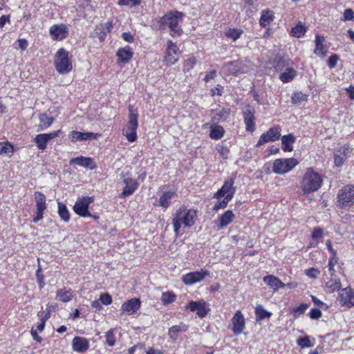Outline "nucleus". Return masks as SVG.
<instances>
[{
	"mask_svg": "<svg viewBox=\"0 0 354 354\" xmlns=\"http://www.w3.org/2000/svg\"><path fill=\"white\" fill-rule=\"evenodd\" d=\"M184 14L177 10L170 11L158 21L159 29L165 30L167 27L169 29V34L172 37L180 36L183 33V29L179 26V22L183 20Z\"/></svg>",
	"mask_w": 354,
	"mask_h": 354,
	"instance_id": "nucleus-1",
	"label": "nucleus"
},
{
	"mask_svg": "<svg viewBox=\"0 0 354 354\" xmlns=\"http://www.w3.org/2000/svg\"><path fill=\"white\" fill-rule=\"evenodd\" d=\"M196 210L192 209H187L185 206H181L176 211L172 220L175 234L176 235L179 234L182 225L187 227L193 226L196 222Z\"/></svg>",
	"mask_w": 354,
	"mask_h": 354,
	"instance_id": "nucleus-2",
	"label": "nucleus"
},
{
	"mask_svg": "<svg viewBox=\"0 0 354 354\" xmlns=\"http://www.w3.org/2000/svg\"><path fill=\"white\" fill-rule=\"evenodd\" d=\"M323 178L321 174L308 168L301 182V189L305 194L317 191L322 185Z\"/></svg>",
	"mask_w": 354,
	"mask_h": 354,
	"instance_id": "nucleus-3",
	"label": "nucleus"
},
{
	"mask_svg": "<svg viewBox=\"0 0 354 354\" xmlns=\"http://www.w3.org/2000/svg\"><path fill=\"white\" fill-rule=\"evenodd\" d=\"M129 116L127 124L123 128V135L126 136L128 141L133 142L137 139V129L138 126V113L133 109V106H129Z\"/></svg>",
	"mask_w": 354,
	"mask_h": 354,
	"instance_id": "nucleus-4",
	"label": "nucleus"
},
{
	"mask_svg": "<svg viewBox=\"0 0 354 354\" xmlns=\"http://www.w3.org/2000/svg\"><path fill=\"white\" fill-rule=\"evenodd\" d=\"M55 66L60 74H67L72 71L73 65L68 58V52L64 48H60L55 56Z\"/></svg>",
	"mask_w": 354,
	"mask_h": 354,
	"instance_id": "nucleus-5",
	"label": "nucleus"
},
{
	"mask_svg": "<svg viewBox=\"0 0 354 354\" xmlns=\"http://www.w3.org/2000/svg\"><path fill=\"white\" fill-rule=\"evenodd\" d=\"M338 205L342 208L350 207L354 205V185H348L339 191Z\"/></svg>",
	"mask_w": 354,
	"mask_h": 354,
	"instance_id": "nucleus-6",
	"label": "nucleus"
},
{
	"mask_svg": "<svg viewBox=\"0 0 354 354\" xmlns=\"http://www.w3.org/2000/svg\"><path fill=\"white\" fill-rule=\"evenodd\" d=\"M93 201L94 198L93 196L78 198L73 206V210L80 216H91L95 220H97L98 219V216L91 215L88 211V206L91 203H93Z\"/></svg>",
	"mask_w": 354,
	"mask_h": 354,
	"instance_id": "nucleus-7",
	"label": "nucleus"
},
{
	"mask_svg": "<svg viewBox=\"0 0 354 354\" xmlns=\"http://www.w3.org/2000/svg\"><path fill=\"white\" fill-rule=\"evenodd\" d=\"M298 161L294 158H279L274 161L272 171L277 174H284L295 168Z\"/></svg>",
	"mask_w": 354,
	"mask_h": 354,
	"instance_id": "nucleus-8",
	"label": "nucleus"
},
{
	"mask_svg": "<svg viewBox=\"0 0 354 354\" xmlns=\"http://www.w3.org/2000/svg\"><path fill=\"white\" fill-rule=\"evenodd\" d=\"M234 178H230L226 180L222 187L214 194V198L220 200L222 197H224L232 200L236 190V187H234Z\"/></svg>",
	"mask_w": 354,
	"mask_h": 354,
	"instance_id": "nucleus-9",
	"label": "nucleus"
},
{
	"mask_svg": "<svg viewBox=\"0 0 354 354\" xmlns=\"http://www.w3.org/2000/svg\"><path fill=\"white\" fill-rule=\"evenodd\" d=\"M281 137V129L279 127H274L270 128L266 133H263L257 144V147L265 145L269 142H274L278 140Z\"/></svg>",
	"mask_w": 354,
	"mask_h": 354,
	"instance_id": "nucleus-10",
	"label": "nucleus"
},
{
	"mask_svg": "<svg viewBox=\"0 0 354 354\" xmlns=\"http://www.w3.org/2000/svg\"><path fill=\"white\" fill-rule=\"evenodd\" d=\"M209 275V272L205 270L200 271L190 272L183 276L182 280L185 285H192L197 282L203 281L205 277Z\"/></svg>",
	"mask_w": 354,
	"mask_h": 354,
	"instance_id": "nucleus-11",
	"label": "nucleus"
},
{
	"mask_svg": "<svg viewBox=\"0 0 354 354\" xmlns=\"http://www.w3.org/2000/svg\"><path fill=\"white\" fill-rule=\"evenodd\" d=\"M61 133L62 131L61 129H59L57 131H52L49 133L38 134L34 138V142L39 150L44 151L46 149L48 142L50 140L59 136Z\"/></svg>",
	"mask_w": 354,
	"mask_h": 354,
	"instance_id": "nucleus-12",
	"label": "nucleus"
},
{
	"mask_svg": "<svg viewBox=\"0 0 354 354\" xmlns=\"http://www.w3.org/2000/svg\"><path fill=\"white\" fill-rule=\"evenodd\" d=\"M223 68L226 73L236 76L245 73L248 71V67L240 60L227 62L223 66Z\"/></svg>",
	"mask_w": 354,
	"mask_h": 354,
	"instance_id": "nucleus-13",
	"label": "nucleus"
},
{
	"mask_svg": "<svg viewBox=\"0 0 354 354\" xmlns=\"http://www.w3.org/2000/svg\"><path fill=\"white\" fill-rule=\"evenodd\" d=\"M179 54V48L176 44L171 40L167 41V48L165 56V62L167 66L174 64L178 61V55Z\"/></svg>",
	"mask_w": 354,
	"mask_h": 354,
	"instance_id": "nucleus-14",
	"label": "nucleus"
},
{
	"mask_svg": "<svg viewBox=\"0 0 354 354\" xmlns=\"http://www.w3.org/2000/svg\"><path fill=\"white\" fill-rule=\"evenodd\" d=\"M254 113V107L249 104L245 106L243 112L245 129L250 132H253L255 130Z\"/></svg>",
	"mask_w": 354,
	"mask_h": 354,
	"instance_id": "nucleus-15",
	"label": "nucleus"
},
{
	"mask_svg": "<svg viewBox=\"0 0 354 354\" xmlns=\"http://www.w3.org/2000/svg\"><path fill=\"white\" fill-rule=\"evenodd\" d=\"M339 302L348 308L354 306V290L350 287L341 290L339 294Z\"/></svg>",
	"mask_w": 354,
	"mask_h": 354,
	"instance_id": "nucleus-16",
	"label": "nucleus"
},
{
	"mask_svg": "<svg viewBox=\"0 0 354 354\" xmlns=\"http://www.w3.org/2000/svg\"><path fill=\"white\" fill-rule=\"evenodd\" d=\"M233 325L232 331L236 335H239L243 333L245 328V318L240 310H238L234 314L232 319Z\"/></svg>",
	"mask_w": 354,
	"mask_h": 354,
	"instance_id": "nucleus-17",
	"label": "nucleus"
},
{
	"mask_svg": "<svg viewBox=\"0 0 354 354\" xmlns=\"http://www.w3.org/2000/svg\"><path fill=\"white\" fill-rule=\"evenodd\" d=\"M50 35L54 40H62L68 35V29L64 24H55L50 27Z\"/></svg>",
	"mask_w": 354,
	"mask_h": 354,
	"instance_id": "nucleus-18",
	"label": "nucleus"
},
{
	"mask_svg": "<svg viewBox=\"0 0 354 354\" xmlns=\"http://www.w3.org/2000/svg\"><path fill=\"white\" fill-rule=\"evenodd\" d=\"M98 136L99 135L97 133H94L93 132L83 133L77 131H72L68 135L69 139H71L73 142L96 139Z\"/></svg>",
	"mask_w": 354,
	"mask_h": 354,
	"instance_id": "nucleus-19",
	"label": "nucleus"
},
{
	"mask_svg": "<svg viewBox=\"0 0 354 354\" xmlns=\"http://www.w3.org/2000/svg\"><path fill=\"white\" fill-rule=\"evenodd\" d=\"M348 146L341 147L334 153V163L336 167H342L350 153Z\"/></svg>",
	"mask_w": 354,
	"mask_h": 354,
	"instance_id": "nucleus-20",
	"label": "nucleus"
},
{
	"mask_svg": "<svg viewBox=\"0 0 354 354\" xmlns=\"http://www.w3.org/2000/svg\"><path fill=\"white\" fill-rule=\"evenodd\" d=\"M188 307L191 311H196L197 315L201 318L204 317L209 310L207 308L206 303L203 300L198 301H191L188 304Z\"/></svg>",
	"mask_w": 354,
	"mask_h": 354,
	"instance_id": "nucleus-21",
	"label": "nucleus"
},
{
	"mask_svg": "<svg viewBox=\"0 0 354 354\" xmlns=\"http://www.w3.org/2000/svg\"><path fill=\"white\" fill-rule=\"evenodd\" d=\"M70 165H77L85 168H89L90 169L97 167L93 158L82 156L72 158L70 160Z\"/></svg>",
	"mask_w": 354,
	"mask_h": 354,
	"instance_id": "nucleus-22",
	"label": "nucleus"
},
{
	"mask_svg": "<svg viewBox=\"0 0 354 354\" xmlns=\"http://www.w3.org/2000/svg\"><path fill=\"white\" fill-rule=\"evenodd\" d=\"M140 301L138 298L131 299L124 302L121 307V310L131 315L136 313L140 308Z\"/></svg>",
	"mask_w": 354,
	"mask_h": 354,
	"instance_id": "nucleus-23",
	"label": "nucleus"
},
{
	"mask_svg": "<svg viewBox=\"0 0 354 354\" xmlns=\"http://www.w3.org/2000/svg\"><path fill=\"white\" fill-rule=\"evenodd\" d=\"M73 349L77 353H84L89 348L88 341L82 337L75 336L73 339Z\"/></svg>",
	"mask_w": 354,
	"mask_h": 354,
	"instance_id": "nucleus-24",
	"label": "nucleus"
},
{
	"mask_svg": "<svg viewBox=\"0 0 354 354\" xmlns=\"http://www.w3.org/2000/svg\"><path fill=\"white\" fill-rule=\"evenodd\" d=\"M124 183L125 184V187L120 194L121 197H126L132 194L138 187V183L136 180L130 178H125Z\"/></svg>",
	"mask_w": 354,
	"mask_h": 354,
	"instance_id": "nucleus-25",
	"label": "nucleus"
},
{
	"mask_svg": "<svg viewBox=\"0 0 354 354\" xmlns=\"http://www.w3.org/2000/svg\"><path fill=\"white\" fill-rule=\"evenodd\" d=\"M325 41V37L324 36H321L317 35L315 37V48L314 50V53L318 56L322 57H324L327 53V48L324 44Z\"/></svg>",
	"mask_w": 354,
	"mask_h": 354,
	"instance_id": "nucleus-26",
	"label": "nucleus"
},
{
	"mask_svg": "<svg viewBox=\"0 0 354 354\" xmlns=\"http://www.w3.org/2000/svg\"><path fill=\"white\" fill-rule=\"evenodd\" d=\"M133 55V53L129 46L120 48L117 52L118 61L123 64L129 62L131 59Z\"/></svg>",
	"mask_w": 354,
	"mask_h": 354,
	"instance_id": "nucleus-27",
	"label": "nucleus"
},
{
	"mask_svg": "<svg viewBox=\"0 0 354 354\" xmlns=\"http://www.w3.org/2000/svg\"><path fill=\"white\" fill-rule=\"evenodd\" d=\"M263 281L274 290H278L279 288H284L286 286L279 278L273 275L264 277Z\"/></svg>",
	"mask_w": 354,
	"mask_h": 354,
	"instance_id": "nucleus-28",
	"label": "nucleus"
},
{
	"mask_svg": "<svg viewBox=\"0 0 354 354\" xmlns=\"http://www.w3.org/2000/svg\"><path fill=\"white\" fill-rule=\"evenodd\" d=\"M234 218V214L232 211L227 210L223 214H222L218 219V229H223V227L231 223Z\"/></svg>",
	"mask_w": 354,
	"mask_h": 354,
	"instance_id": "nucleus-29",
	"label": "nucleus"
},
{
	"mask_svg": "<svg viewBox=\"0 0 354 354\" xmlns=\"http://www.w3.org/2000/svg\"><path fill=\"white\" fill-rule=\"evenodd\" d=\"M297 75V72L292 67H287L279 75V80L283 83L292 81Z\"/></svg>",
	"mask_w": 354,
	"mask_h": 354,
	"instance_id": "nucleus-30",
	"label": "nucleus"
},
{
	"mask_svg": "<svg viewBox=\"0 0 354 354\" xmlns=\"http://www.w3.org/2000/svg\"><path fill=\"white\" fill-rule=\"evenodd\" d=\"M296 138L294 135L290 133L281 138V148L284 151H292V145L295 142Z\"/></svg>",
	"mask_w": 354,
	"mask_h": 354,
	"instance_id": "nucleus-31",
	"label": "nucleus"
},
{
	"mask_svg": "<svg viewBox=\"0 0 354 354\" xmlns=\"http://www.w3.org/2000/svg\"><path fill=\"white\" fill-rule=\"evenodd\" d=\"M35 199L37 208L36 211L39 212V213L41 212H44L46 208V196L40 192H35Z\"/></svg>",
	"mask_w": 354,
	"mask_h": 354,
	"instance_id": "nucleus-32",
	"label": "nucleus"
},
{
	"mask_svg": "<svg viewBox=\"0 0 354 354\" xmlns=\"http://www.w3.org/2000/svg\"><path fill=\"white\" fill-rule=\"evenodd\" d=\"M39 130L44 131L48 129L53 122L54 118L48 116L46 113H41L39 115Z\"/></svg>",
	"mask_w": 354,
	"mask_h": 354,
	"instance_id": "nucleus-33",
	"label": "nucleus"
},
{
	"mask_svg": "<svg viewBox=\"0 0 354 354\" xmlns=\"http://www.w3.org/2000/svg\"><path fill=\"white\" fill-rule=\"evenodd\" d=\"M255 316L256 321L259 322L266 318H270L272 313L266 310L261 304H258L255 308Z\"/></svg>",
	"mask_w": 354,
	"mask_h": 354,
	"instance_id": "nucleus-34",
	"label": "nucleus"
},
{
	"mask_svg": "<svg viewBox=\"0 0 354 354\" xmlns=\"http://www.w3.org/2000/svg\"><path fill=\"white\" fill-rule=\"evenodd\" d=\"M174 196H176L174 192H164L159 198L158 205L163 208H167L170 205V200Z\"/></svg>",
	"mask_w": 354,
	"mask_h": 354,
	"instance_id": "nucleus-35",
	"label": "nucleus"
},
{
	"mask_svg": "<svg viewBox=\"0 0 354 354\" xmlns=\"http://www.w3.org/2000/svg\"><path fill=\"white\" fill-rule=\"evenodd\" d=\"M273 19L274 17L272 11L263 10L259 20V24L262 27L266 28L273 21Z\"/></svg>",
	"mask_w": 354,
	"mask_h": 354,
	"instance_id": "nucleus-36",
	"label": "nucleus"
},
{
	"mask_svg": "<svg viewBox=\"0 0 354 354\" xmlns=\"http://www.w3.org/2000/svg\"><path fill=\"white\" fill-rule=\"evenodd\" d=\"M225 133L223 127L219 125H212L210 128L209 137L214 140L221 139Z\"/></svg>",
	"mask_w": 354,
	"mask_h": 354,
	"instance_id": "nucleus-37",
	"label": "nucleus"
},
{
	"mask_svg": "<svg viewBox=\"0 0 354 354\" xmlns=\"http://www.w3.org/2000/svg\"><path fill=\"white\" fill-rule=\"evenodd\" d=\"M57 297L63 302H68L73 297L71 290L59 289L57 291Z\"/></svg>",
	"mask_w": 354,
	"mask_h": 354,
	"instance_id": "nucleus-38",
	"label": "nucleus"
},
{
	"mask_svg": "<svg viewBox=\"0 0 354 354\" xmlns=\"http://www.w3.org/2000/svg\"><path fill=\"white\" fill-rule=\"evenodd\" d=\"M187 326L185 324L174 326L169 329L168 335L172 339H176L180 332L186 331Z\"/></svg>",
	"mask_w": 354,
	"mask_h": 354,
	"instance_id": "nucleus-39",
	"label": "nucleus"
},
{
	"mask_svg": "<svg viewBox=\"0 0 354 354\" xmlns=\"http://www.w3.org/2000/svg\"><path fill=\"white\" fill-rule=\"evenodd\" d=\"M243 30L239 28H228L225 31V35L234 41H236L243 35Z\"/></svg>",
	"mask_w": 354,
	"mask_h": 354,
	"instance_id": "nucleus-40",
	"label": "nucleus"
},
{
	"mask_svg": "<svg viewBox=\"0 0 354 354\" xmlns=\"http://www.w3.org/2000/svg\"><path fill=\"white\" fill-rule=\"evenodd\" d=\"M341 288V281L339 279L331 278L329 281L326 282V288L329 292H333L339 290Z\"/></svg>",
	"mask_w": 354,
	"mask_h": 354,
	"instance_id": "nucleus-41",
	"label": "nucleus"
},
{
	"mask_svg": "<svg viewBox=\"0 0 354 354\" xmlns=\"http://www.w3.org/2000/svg\"><path fill=\"white\" fill-rule=\"evenodd\" d=\"M58 214L64 222H68L70 220V213L66 206L61 202L58 203Z\"/></svg>",
	"mask_w": 354,
	"mask_h": 354,
	"instance_id": "nucleus-42",
	"label": "nucleus"
},
{
	"mask_svg": "<svg viewBox=\"0 0 354 354\" xmlns=\"http://www.w3.org/2000/svg\"><path fill=\"white\" fill-rule=\"evenodd\" d=\"M230 115V112L227 109H222L219 110L213 118V121L219 122L221 121L226 120Z\"/></svg>",
	"mask_w": 354,
	"mask_h": 354,
	"instance_id": "nucleus-43",
	"label": "nucleus"
},
{
	"mask_svg": "<svg viewBox=\"0 0 354 354\" xmlns=\"http://www.w3.org/2000/svg\"><path fill=\"white\" fill-rule=\"evenodd\" d=\"M176 300V295L173 292H165L162 293L161 301L164 305H168Z\"/></svg>",
	"mask_w": 354,
	"mask_h": 354,
	"instance_id": "nucleus-44",
	"label": "nucleus"
},
{
	"mask_svg": "<svg viewBox=\"0 0 354 354\" xmlns=\"http://www.w3.org/2000/svg\"><path fill=\"white\" fill-rule=\"evenodd\" d=\"M290 64V60L285 57H279L277 59L274 64V68L277 71H282L288 67Z\"/></svg>",
	"mask_w": 354,
	"mask_h": 354,
	"instance_id": "nucleus-45",
	"label": "nucleus"
},
{
	"mask_svg": "<svg viewBox=\"0 0 354 354\" xmlns=\"http://www.w3.org/2000/svg\"><path fill=\"white\" fill-rule=\"evenodd\" d=\"M291 99L292 104H299L301 102L307 101L308 97L301 92H296L292 94Z\"/></svg>",
	"mask_w": 354,
	"mask_h": 354,
	"instance_id": "nucleus-46",
	"label": "nucleus"
},
{
	"mask_svg": "<svg viewBox=\"0 0 354 354\" xmlns=\"http://www.w3.org/2000/svg\"><path fill=\"white\" fill-rule=\"evenodd\" d=\"M196 64V59L193 55L189 56L184 62L183 71L187 73L189 72Z\"/></svg>",
	"mask_w": 354,
	"mask_h": 354,
	"instance_id": "nucleus-47",
	"label": "nucleus"
},
{
	"mask_svg": "<svg viewBox=\"0 0 354 354\" xmlns=\"http://www.w3.org/2000/svg\"><path fill=\"white\" fill-rule=\"evenodd\" d=\"M308 306L307 304H301L299 306L293 308L291 313L295 318H297L307 310Z\"/></svg>",
	"mask_w": 354,
	"mask_h": 354,
	"instance_id": "nucleus-48",
	"label": "nucleus"
},
{
	"mask_svg": "<svg viewBox=\"0 0 354 354\" xmlns=\"http://www.w3.org/2000/svg\"><path fill=\"white\" fill-rule=\"evenodd\" d=\"M297 344L298 346H299L301 348H310L313 346V344L311 343L309 337L305 336V337H300L297 340Z\"/></svg>",
	"mask_w": 354,
	"mask_h": 354,
	"instance_id": "nucleus-49",
	"label": "nucleus"
},
{
	"mask_svg": "<svg viewBox=\"0 0 354 354\" xmlns=\"http://www.w3.org/2000/svg\"><path fill=\"white\" fill-rule=\"evenodd\" d=\"M115 331V329H110L106 334V343L110 346H113L116 342Z\"/></svg>",
	"mask_w": 354,
	"mask_h": 354,
	"instance_id": "nucleus-50",
	"label": "nucleus"
},
{
	"mask_svg": "<svg viewBox=\"0 0 354 354\" xmlns=\"http://www.w3.org/2000/svg\"><path fill=\"white\" fill-rule=\"evenodd\" d=\"M13 153V147L9 142H0V154H9Z\"/></svg>",
	"mask_w": 354,
	"mask_h": 354,
	"instance_id": "nucleus-51",
	"label": "nucleus"
},
{
	"mask_svg": "<svg viewBox=\"0 0 354 354\" xmlns=\"http://www.w3.org/2000/svg\"><path fill=\"white\" fill-rule=\"evenodd\" d=\"M306 32V29L302 25H297L292 29L291 33L292 36L296 37H300L303 36Z\"/></svg>",
	"mask_w": 354,
	"mask_h": 354,
	"instance_id": "nucleus-52",
	"label": "nucleus"
},
{
	"mask_svg": "<svg viewBox=\"0 0 354 354\" xmlns=\"http://www.w3.org/2000/svg\"><path fill=\"white\" fill-rule=\"evenodd\" d=\"M140 3V0H118V5L130 8L138 6Z\"/></svg>",
	"mask_w": 354,
	"mask_h": 354,
	"instance_id": "nucleus-53",
	"label": "nucleus"
},
{
	"mask_svg": "<svg viewBox=\"0 0 354 354\" xmlns=\"http://www.w3.org/2000/svg\"><path fill=\"white\" fill-rule=\"evenodd\" d=\"M231 200L224 198L222 201H218L214 206L213 209L218 211L219 209H224L227 207Z\"/></svg>",
	"mask_w": 354,
	"mask_h": 354,
	"instance_id": "nucleus-54",
	"label": "nucleus"
},
{
	"mask_svg": "<svg viewBox=\"0 0 354 354\" xmlns=\"http://www.w3.org/2000/svg\"><path fill=\"white\" fill-rule=\"evenodd\" d=\"M100 301L104 305H109L112 302V297L109 293H102L100 296Z\"/></svg>",
	"mask_w": 354,
	"mask_h": 354,
	"instance_id": "nucleus-55",
	"label": "nucleus"
},
{
	"mask_svg": "<svg viewBox=\"0 0 354 354\" xmlns=\"http://www.w3.org/2000/svg\"><path fill=\"white\" fill-rule=\"evenodd\" d=\"M217 150H218L220 156L223 158L226 159L227 158V155L229 153V149L227 146H225L223 145H218L217 147Z\"/></svg>",
	"mask_w": 354,
	"mask_h": 354,
	"instance_id": "nucleus-56",
	"label": "nucleus"
},
{
	"mask_svg": "<svg viewBox=\"0 0 354 354\" xmlns=\"http://www.w3.org/2000/svg\"><path fill=\"white\" fill-rule=\"evenodd\" d=\"M337 263V259L335 257H333L330 258L328 261V270L330 273V276L333 277L334 276L335 266Z\"/></svg>",
	"mask_w": 354,
	"mask_h": 354,
	"instance_id": "nucleus-57",
	"label": "nucleus"
},
{
	"mask_svg": "<svg viewBox=\"0 0 354 354\" xmlns=\"http://www.w3.org/2000/svg\"><path fill=\"white\" fill-rule=\"evenodd\" d=\"M339 60V57L336 54L330 55L328 59V65L330 68H334Z\"/></svg>",
	"mask_w": 354,
	"mask_h": 354,
	"instance_id": "nucleus-58",
	"label": "nucleus"
},
{
	"mask_svg": "<svg viewBox=\"0 0 354 354\" xmlns=\"http://www.w3.org/2000/svg\"><path fill=\"white\" fill-rule=\"evenodd\" d=\"M322 315V313L318 308H312L309 313V316L312 319H318Z\"/></svg>",
	"mask_w": 354,
	"mask_h": 354,
	"instance_id": "nucleus-59",
	"label": "nucleus"
},
{
	"mask_svg": "<svg viewBox=\"0 0 354 354\" xmlns=\"http://www.w3.org/2000/svg\"><path fill=\"white\" fill-rule=\"evenodd\" d=\"M322 236L323 229L319 227H315L312 233V238L313 239H317L322 238Z\"/></svg>",
	"mask_w": 354,
	"mask_h": 354,
	"instance_id": "nucleus-60",
	"label": "nucleus"
},
{
	"mask_svg": "<svg viewBox=\"0 0 354 354\" xmlns=\"http://www.w3.org/2000/svg\"><path fill=\"white\" fill-rule=\"evenodd\" d=\"M354 18V12L351 8H347L344 12V21H350Z\"/></svg>",
	"mask_w": 354,
	"mask_h": 354,
	"instance_id": "nucleus-61",
	"label": "nucleus"
},
{
	"mask_svg": "<svg viewBox=\"0 0 354 354\" xmlns=\"http://www.w3.org/2000/svg\"><path fill=\"white\" fill-rule=\"evenodd\" d=\"M36 277L37 279V281L39 283L40 288H44L45 283L44 281V275L41 274V270L40 268L36 272Z\"/></svg>",
	"mask_w": 354,
	"mask_h": 354,
	"instance_id": "nucleus-62",
	"label": "nucleus"
},
{
	"mask_svg": "<svg viewBox=\"0 0 354 354\" xmlns=\"http://www.w3.org/2000/svg\"><path fill=\"white\" fill-rule=\"evenodd\" d=\"M320 273V272L314 268H311L308 270H307L306 274L313 279H316L317 277V275Z\"/></svg>",
	"mask_w": 354,
	"mask_h": 354,
	"instance_id": "nucleus-63",
	"label": "nucleus"
},
{
	"mask_svg": "<svg viewBox=\"0 0 354 354\" xmlns=\"http://www.w3.org/2000/svg\"><path fill=\"white\" fill-rule=\"evenodd\" d=\"M216 71L215 70H212V71H211L208 72V73L205 75V77H204V81H205V82H209V80L214 79V77H216Z\"/></svg>",
	"mask_w": 354,
	"mask_h": 354,
	"instance_id": "nucleus-64",
	"label": "nucleus"
}]
</instances>
